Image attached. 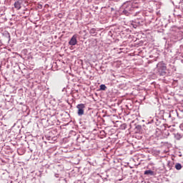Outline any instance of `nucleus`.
<instances>
[{"label": "nucleus", "instance_id": "9", "mask_svg": "<svg viewBox=\"0 0 183 183\" xmlns=\"http://www.w3.org/2000/svg\"><path fill=\"white\" fill-rule=\"evenodd\" d=\"M89 34H90L91 35H97V29H94V28L91 29L89 30Z\"/></svg>", "mask_w": 183, "mask_h": 183}, {"label": "nucleus", "instance_id": "17", "mask_svg": "<svg viewBox=\"0 0 183 183\" xmlns=\"http://www.w3.org/2000/svg\"><path fill=\"white\" fill-rule=\"evenodd\" d=\"M169 118H171V114H169Z\"/></svg>", "mask_w": 183, "mask_h": 183}, {"label": "nucleus", "instance_id": "11", "mask_svg": "<svg viewBox=\"0 0 183 183\" xmlns=\"http://www.w3.org/2000/svg\"><path fill=\"white\" fill-rule=\"evenodd\" d=\"M119 128L121 129H127V124L124 123V124H122L120 126H119Z\"/></svg>", "mask_w": 183, "mask_h": 183}, {"label": "nucleus", "instance_id": "2", "mask_svg": "<svg viewBox=\"0 0 183 183\" xmlns=\"http://www.w3.org/2000/svg\"><path fill=\"white\" fill-rule=\"evenodd\" d=\"M157 74L160 76H164L167 74V64L164 61H160L157 64Z\"/></svg>", "mask_w": 183, "mask_h": 183}, {"label": "nucleus", "instance_id": "8", "mask_svg": "<svg viewBox=\"0 0 183 183\" xmlns=\"http://www.w3.org/2000/svg\"><path fill=\"white\" fill-rule=\"evenodd\" d=\"M144 175H150L151 177H153V175H155L154 173V171L149 169V170H146L144 171Z\"/></svg>", "mask_w": 183, "mask_h": 183}, {"label": "nucleus", "instance_id": "20", "mask_svg": "<svg viewBox=\"0 0 183 183\" xmlns=\"http://www.w3.org/2000/svg\"><path fill=\"white\" fill-rule=\"evenodd\" d=\"M134 28H137V26H134Z\"/></svg>", "mask_w": 183, "mask_h": 183}, {"label": "nucleus", "instance_id": "4", "mask_svg": "<svg viewBox=\"0 0 183 183\" xmlns=\"http://www.w3.org/2000/svg\"><path fill=\"white\" fill-rule=\"evenodd\" d=\"M76 38H78V36L76 34H74L69 41V44L71 45V46L76 45V44H78Z\"/></svg>", "mask_w": 183, "mask_h": 183}, {"label": "nucleus", "instance_id": "6", "mask_svg": "<svg viewBox=\"0 0 183 183\" xmlns=\"http://www.w3.org/2000/svg\"><path fill=\"white\" fill-rule=\"evenodd\" d=\"M4 35V38H6V40L7 41V44H9V41H11V34H9V32L5 31Z\"/></svg>", "mask_w": 183, "mask_h": 183}, {"label": "nucleus", "instance_id": "5", "mask_svg": "<svg viewBox=\"0 0 183 183\" xmlns=\"http://www.w3.org/2000/svg\"><path fill=\"white\" fill-rule=\"evenodd\" d=\"M174 137L177 141H179V139H182L183 138V134L180 132L174 133Z\"/></svg>", "mask_w": 183, "mask_h": 183}, {"label": "nucleus", "instance_id": "12", "mask_svg": "<svg viewBox=\"0 0 183 183\" xmlns=\"http://www.w3.org/2000/svg\"><path fill=\"white\" fill-rule=\"evenodd\" d=\"M100 89L101 91H105V89H107V86H105V84H101Z\"/></svg>", "mask_w": 183, "mask_h": 183}, {"label": "nucleus", "instance_id": "3", "mask_svg": "<svg viewBox=\"0 0 183 183\" xmlns=\"http://www.w3.org/2000/svg\"><path fill=\"white\" fill-rule=\"evenodd\" d=\"M76 108L78 109L77 114L79 117H82L84 114L85 105L84 104H77Z\"/></svg>", "mask_w": 183, "mask_h": 183}, {"label": "nucleus", "instance_id": "13", "mask_svg": "<svg viewBox=\"0 0 183 183\" xmlns=\"http://www.w3.org/2000/svg\"><path fill=\"white\" fill-rule=\"evenodd\" d=\"M136 129H137L139 132H141V131H142V127H141V125H137Z\"/></svg>", "mask_w": 183, "mask_h": 183}, {"label": "nucleus", "instance_id": "19", "mask_svg": "<svg viewBox=\"0 0 183 183\" xmlns=\"http://www.w3.org/2000/svg\"><path fill=\"white\" fill-rule=\"evenodd\" d=\"M40 7L42 8V5H40Z\"/></svg>", "mask_w": 183, "mask_h": 183}, {"label": "nucleus", "instance_id": "7", "mask_svg": "<svg viewBox=\"0 0 183 183\" xmlns=\"http://www.w3.org/2000/svg\"><path fill=\"white\" fill-rule=\"evenodd\" d=\"M21 4L20 3L19 1H16L14 2V8L17 10L19 11V9H21Z\"/></svg>", "mask_w": 183, "mask_h": 183}, {"label": "nucleus", "instance_id": "15", "mask_svg": "<svg viewBox=\"0 0 183 183\" xmlns=\"http://www.w3.org/2000/svg\"><path fill=\"white\" fill-rule=\"evenodd\" d=\"M179 128H180V129H181L182 131H183V124H181L179 125Z\"/></svg>", "mask_w": 183, "mask_h": 183}, {"label": "nucleus", "instance_id": "1", "mask_svg": "<svg viewBox=\"0 0 183 183\" xmlns=\"http://www.w3.org/2000/svg\"><path fill=\"white\" fill-rule=\"evenodd\" d=\"M138 8V4L131 1H127L122 5V14L127 16H129V15H131V14H132V12H134V11Z\"/></svg>", "mask_w": 183, "mask_h": 183}, {"label": "nucleus", "instance_id": "18", "mask_svg": "<svg viewBox=\"0 0 183 183\" xmlns=\"http://www.w3.org/2000/svg\"><path fill=\"white\" fill-rule=\"evenodd\" d=\"M40 7L42 8V5H40Z\"/></svg>", "mask_w": 183, "mask_h": 183}, {"label": "nucleus", "instance_id": "16", "mask_svg": "<svg viewBox=\"0 0 183 183\" xmlns=\"http://www.w3.org/2000/svg\"><path fill=\"white\" fill-rule=\"evenodd\" d=\"M55 177H56V178L59 177L58 174H55Z\"/></svg>", "mask_w": 183, "mask_h": 183}, {"label": "nucleus", "instance_id": "10", "mask_svg": "<svg viewBox=\"0 0 183 183\" xmlns=\"http://www.w3.org/2000/svg\"><path fill=\"white\" fill-rule=\"evenodd\" d=\"M175 168H176V169H177V171H179V169H181L182 168V165H181L180 163H177L175 164Z\"/></svg>", "mask_w": 183, "mask_h": 183}, {"label": "nucleus", "instance_id": "14", "mask_svg": "<svg viewBox=\"0 0 183 183\" xmlns=\"http://www.w3.org/2000/svg\"><path fill=\"white\" fill-rule=\"evenodd\" d=\"M135 24H138V25H141V22L138 20H135Z\"/></svg>", "mask_w": 183, "mask_h": 183}]
</instances>
